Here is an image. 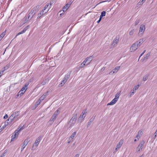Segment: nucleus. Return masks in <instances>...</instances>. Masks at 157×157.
<instances>
[{"label": "nucleus", "instance_id": "obj_55", "mask_svg": "<svg viewBox=\"0 0 157 157\" xmlns=\"http://www.w3.org/2000/svg\"><path fill=\"white\" fill-rule=\"evenodd\" d=\"M139 5H141L142 4L141 3V2H140V1L138 3Z\"/></svg>", "mask_w": 157, "mask_h": 157}, {"label": "nucleus", "instance_id": "obj_48", "mask_svg": "<svg viewBox=\"0 0 157 157\" xmlns=\"http://www.w3.org/2000/svg\"><path fill=\"white\" fill-rule=\"evenodd\" d=\"M39 7H40L39 5H37L36 6V8H34L36 9H36H38L39 8Z\"/></svg>", "mask_w": 157, "mask_h": 157}, {"label": "nucleus", "instance_id": "obj_20", "mask_svg": "<svg viewBox=\"0 0 157 157\" xmlns=\"http://www.w3.org/2000/svg\"><path fill=\"white\" fill-rule=\"evenodd\" d=\"M48 11V10L47 11L44 12V11L43 10H42L40 12V13L38 14L37 18H39L40 17H41L45 13H46Z\"/></svg>", "mask_w": 157, "mask_h": 157}, {"label": "nucleus", "instance_id": "obj_9", "mask_svg": "<svg viewBox=\"0 0 157 157\" xmlns=\"http://www.w3.org/2000/svg\"><path fill=\"white\" fill-rule=\"evenodd\" d=\"M138 48L136 44L135 43L132 44L130 48V50L131 52H134L136 51Z\"/></svg>", "mask_w": 157, "mask_h": 157}, {"label": "nucleus", "instance_id": "obj_60", "mask_svg": "<svg viewBox=\"0 0 157 157\" xmlns=\"http://www.w3.org/2000/svg\"><path fill=\"white\" fill-rule=\"evenodd\" d=\"M139 157H143L142 156H140Z\"/></svg>", "mask_w": 157, "mask_h": 157}, {"label": "nucleus", "instance_id": "obj_57", "mask_svg": "<svg viewBox=\"0 0 157 157\" xmlns=\"http://www.w3.org/2000/svg\"><path fill=\"white\" fill-rule=\"evenodd\" d=\"M145 52H146V50H144V51L142 53H143V54H144V53Z\"/></svg>", "mask_w": 157, "mask_h": 157}, {"label": "nucleus", "instance_id": "obj_45", "mask_svg": "<svg viewBox=\"0 0 157 157\" xmlns=\"http://www.w3.org/2000/svg\"><path fill=\"white\" fill-rule=\"evenodd\" d=\"M46 83L45 81H44L41 82V84L42 85H44Z\"/></svg>", "mask_w": 157, "mask_h": 157}, {"label": "nucleus", "instance_id": "obj_42", "mask_svg": "<svg viewBox=\"0 0 157 157\" xmlns=\"http://www.w3.org/2000/svg\"><path fill=\"white\" fill-rule=\"evenodd\" d=\"M53 123V122L52 121H50L48 122V124L49 125H51Z\"/></svg>", "mask_w": 157, "mask_h": 157}, {"label": "nucleus", "instance_id": "obj_26", "mask_svg": "<svg viewBox=\"0 0 157 157\" xmlns=\"http://www.w3.org/2000/svg\"><path fill=\"white\" fill-rule=\"evenodd\" d=\"M94 120V118H91L89 120L87 125V127H88L91 125Z\"/></svg>", "mask_w": 157, "mask_h": 157}, {"label": "nucleus", "instance_id": "obj_14", "mask_svg": "<svg viewBox=\"0 0 157 157\" xmlns=\"http://www.w3.org/2000/svg\"><path fill=\"white\" fill-rule=\"evenodd\" d=\"M120 68V66L116 67L114 69H113L109 73V74L110 75H112L115 72H117Z\"/></svg>", "mask_w": 157, "mask_h": 157}, {"label": "nucleus", "instance_id": "obj_19", "mask_svg": "<svg viewBox=\"0 0 157 157\" xmlns=\"http://www.w3.org/2000/svg\"><path fill=\"white\" fill-rule=\"evenodd\" d=\"M40 141V138H37L35 141V143L33 144V146L37 147L39 144V142Z\"/></svg>", "mask_w": 157, "mask_h": 157}, {"label": "nucleus", "instance_id": "obj_35", "mask_svg": "<svg viewBox=\"0 0 157 157\" xmlns=\"http://www.w3.org/2000/svg\"><path fill=\"white\" fill-rule=\"evenodd\" d=\"M148 75H146L144 76L143 78V81H146L148 78Z\"/></svg>", "mask_w": 157, "mask_h": 157}, {"label": "nucleus", "instance_id": "obj_62", "mask_svg": "<svg viewBox=\"0 0 157 157\" xmlns=\"http://www.w3.org/2000/svg\"><path fill=\"white\" fill-rule=\"evenodd\" d=\"M1 131H2V130H1L0 129V132H1Z\"/></svg>", "mask_w": 157, "mask_h": 157}, {"label": "nucleus", "instance_id": "obj_47", "mask_svg": "<svg viewBox=\"0 0 157 157\" xmlns=\"http://www.w3.org/2000/svg\"><path fill=\"white\" fill-rule=\"evenodd\" d=\"M79 155L78 154H77L75 155L74 157H79Z\"/></svg>", "mask_w": 157, "mask_h": 157}, {"label": "nucleus", "instance_id": "obj_7", "mask_svg": "<svg viewBox=\"0 0 157 157\" xmlns=\"http://www.w3.org/2000/svg\"><path fill=\"white\" fill-rule=\"evenodd\" d=\"M139 85L135 86L134 87L133 89L129 93L130 97H131L132 95L134 94L136 92V90L139 88Z\"/></svg>", "mask_w": 157, "mask_h": 157}, {"label": "nucleus", "instance_id": "obj_12", "mask_svg": "<svg viewBox=\"0 0 157 157\" xmlns=\"http://www.w3.org/2000/svg\"><path fill=\"white\" fill-rule=\"evenodd\" d=\"M19 134V133H18V132H16L15 131L11 136V141H13L15 138H17L18 137Z\"/></svg>", "mask_w": 157, "mask_h": 157}, {"label": "nucleus", "instance_id": "obj_43", "mask_svg": "<svg viewBox=\"0 0 157 157\" xmlns=\"http://www.w3.org/2000/svg\"><path fill=\"white\" fill-rule=\"evenodd\" d=\"M154 137L155 138L157 137V129H156V130L154 133Z\"/></svg>", "mask_w": 157, "mask_h": 157}, {"label": "nucleus", "instance_id": "obj_52", "mask_svg": "<svg viewBox=\"0 0 157 157\" xmlns=\"http://www.w3.org/2000/svg\"><path fill=\"white\" fill-rule=\"evenodd\" d=\"M103 17L102 16V15H100V17H99V19H100V20H101V19L102 18V17Z\"/></svg>", "mask_w": 157, "mask_h": 157}, {"label": "nucleus", "instance_id": "obj_21", "mask_svg": "<svg viewBox=\"0 0 157 157\" xmlns=\"http://www.w3.org/2000/svg\"><path fill=\"white\" fill-rule=\"evenodd\" d=\"M47 93L44 94L39 98V100L41 102L43 101L47 96Z\"/></svg>", "mask_w": 157, "mask_h": 157}, {"label": "nucleus", "instance_id": "obj_58", "mask_svg": "<svg viewBox=\"0 0 157 157\" xmlns=\"http://www.w3.org/2000/svg\"><path fill=\"white\" fill-rule=\"evenodd\" d=\"M137 141V140L136 139H135V140H134L135 141Z\"/></svg>", "mask_w": 157, "mask_h": 157}, {"label": "nucleus", "instance_id": "obj_39", "mask_svg": "<svg viewBox=\"0 0 157 157\" xmlns=\"http://www.w3.org/2000/svg\"><path fill=\"white\" fill-rule=\"evenodd\" d=\"M25 92V91H21V90L18 93V95H20L23 94Z\"/></svg>", "mask_w": 157, "mask_h": 157}, {"label": "nucleus", "instance_id": "obj_32", "mask_svg": "<svg viewBox=\"0 0 157 157\" xmlns=\"http://www.w3.org/2000/svg\"><path fill=\"white\" fill-rule=\"evenodd\" d=\"M150 52L148 53L145 56L144 58V60H146L148 58V57L150 56Z\"/></svg>", "mask_w": 157, "mask_h": 157}, {"label": "nucleus", "instance_id": "obj_29", "mask_svg": "<svg viewBox=\"0 0 157 157\" xmlns=\"http://www.w3.org/2000/svg\"><path fill=\"white\" fill-rule=\"evenodd\" d=\"M10 63H8V64L4 68H3V70L1 71H2V72L3 73V72L5 70H7L10 67Z\"/></svg>", "mask_w": 157, "mask_h": 157}, {"label": "nucleus", "instance_id": "obj_59", "mask_svg": "<svg viewBox=\"0 0 157 157\" xmlns=\"http://www.w3.org/2000/svg\"><path fill=\"white\" fill-rule=\"evenodd\" d=\"M156 103L157 104V100L156 101Z\"/></svg>", "mask_w": 157, "mask_h": 157}, {"label": "nucleus", "instance_id": "obj_23", "mask_svg": "<svg viewBox=\"0 0 157 157\" xmlns=\"http://www.w3.org/2000/svg\"><path fill=\"white\" fill-rule=\"evenodd\" d=\"M29 85V84L28 83H26L24 86L21 88V91H25V92L27 89V87Z\"/></svg>", "mask_w": 157, "mask_h": 157}, {"label": "nucleus", "instance_id": "obj_64", "mask_svg": "<svg viewBox=\"0 0 157 157\" xmlns=\"http://www.w3.org/2000/svg\"><path fill=\"white\" fill-rule=\"evenodd\" d=\"M144 1H145V0H144Z\"/></svg>", "mask_w": 157, "mask_h": 157}, {"label": "nucleus", "instance_id": "obj_4", "mask_svg": "<svg viewBox=\"0 0 157 157\" xmlns=\"http://www.w3.org/2000/svg\"><path fill=\"white\" fill-rule=\"evenodd\" d=\"M93 59V57L92 56H90L87 57L83 61L86 64V66H87L90 64Z\"/></svg>", "mask_w": 157, "mask_h": 157}, {"label": "nucleus", "instance_id": "obj_30", "mask_svg": "<svg viewBox=\"0 0 157 157\" xmlns=\"http://www.w3.org/2000/svg\"><path fill=\"white\" fill-rule=\"evenodd\" d=\"M27 27H25V28L22 31H21V32L19 33H18L17 35H19L20 34H22L24 33H25L26 32V31L27 30Z\"/></svg>", "mask_w": 157, "mask_h": 157}, {"label": "nucleus", "instance_id": "obj_18", "mask_svg": "<svg viewBox=\"0 0 157 157\" xmlns=\"http://www.w3.org/2000/svg\"><path fill=\"white\" fill-rule=\"evenodd\" d=\"M59 112V110H57L56 112H55L53 115L52 116L51 119H50L51 121H52L53 122L56 119V116L58 114V112Z\"/></svg>", "mask_w": 157, "mask_h": 157}, {"label": "nucleus", "instance_id": "obj_2", "mask_svg": "<svg viewBox=\"0 0 157 157\" xmlns=\"http://www.w3.org/2000/svg\"><path fill=\"white\" fill-rule=\"evenodd\" d=\"M36 12V10L34 8H33L28 14V16L26 17L25 21L24 22V24L26 23L29 20L31 19L33 16Z\"/></svg>", "mask_w": 157, "mask_h": 157}, {"label": "nucleus", "instance_id": "obj_50", "mask_svg": "<svg viewBox=\"0 0 157 157\" xmlns=\"http://www.w3.org/2000/svg\"><path fill=\"white\" fill-rule=\"evenodd\" d=\"M105 67H102V68H101V71H104L105 70Z\"/></svg>", "mask_w": 157, "mask_h": 157}, {"label": "nucleus", "instance_id": "obj_6", "mask_svg": "<svg viewBox=\"0 0 157 157\" xmlns=\"http://www.w3.org/2000/svg\"><path fill=\"white\" fill-rule=\"evenodd\" d=\"M76 119L77 117L76 116H74L72 117L69 123L70 126H72L74 125L75 123Z\"/></svg>", "mask_w": 157, "mask_h": 157}, {"label": "nucleus", "instance_id": "obj_24", "mask_svg": "<svg viewBox=\"0 0 157 157\" xmlns=\"http://www.w3.org/2000/svg\"><path fill=\"white\" fill-rule=\"evenodd\" d=\"M117 101L115 98L113 99L110 103H108L107 105H112L115 104Z\"/></svg>", "mask_w": 157, "mask_h": 157}, {"label": "nucleus", "instance_id": "obj_61", "mask_svg": "<svg viewBox=\"0 0 157 157\" xmlns=\"http://www.w3.org/2000/svg\"><path fill=\"white\" fill-rule=\"evenodd\" d=\"M105 2V1H103V2ZM101 2H101L100 3H101Z\"/></svg>", "mask_w": 157, "mask_h": 157}, {"label": "nucleus", "instance_id": "obj_1", "mask_svg": "<svg viewBox=\"0 0 157 157\" xmlns=\"http://www.w3.org/2000/svg\"><path fill=\"white\" fill-rule=\"evenodd\" d=\"M19 113L18 112H14L9 117L8 120L10 121L11 122H15L20 118V117H19Z\"/></svg>", "mask_w": 157, "mask_h": 157}, {"label": "nucleus", "instance_id": "obj_22", "mask_svg": "<svg viewBox=\"0 0 157 157\" xmlns=\"http://www.w3.org/2000/svg\"><path fill=\"white\" fill-rule=\"evenodd\" d=\"M85 66H86V64L83 61L82 63L81 64H80V65L79 66L78 65L77 66V67L78 68H79V69H80V68H83Z\"/></svg>", "mask_w": 157, "mask_h": 157}, {"label": "nucleus", "instance_id": "obj_17", "mask_svg": "<svg viewBox=\"0 0 157 157\" xmlns=\"http://www.w3.org/2000/svg\"><path fill=\"white\" fill-rule=\"evenodd\" d=\"M144 41V39H141L139 40V41L135 42L137 45V46L139 47L143 43Z\"/></svg>", "mask_w": 157, "mask_h": 157}, {"label": "nucleus", "instance_id": "obj_38", "mask_svg": "<svg viewBox=\"0 0 157 157\" xmlns=\"http://www.w3.org/2000/svg\"><path fill=\"white\" fill-rule=\"evenodd\" d=\"M135 32L134 29H132L131 30L129 33V34L131 36L132 35L134 32Z\"/></svg>", "mask_w": 157, "mask_h": 157}, {"label": "nucleus", "instance_id": "obj_36", "mask_svg": "<svg viewBox=\"0 0 157 157\" xmlns=\"http://www.w3.org/2000/svg\"><path fill=\"white\" fill-rule=\"evenodd\" d=\"M140 20L139 19H137L134 23L135 26L137 25L140 22Z\"/></svg>", "mask_w": 157, "mask_h": 157}, {"label": "nucleus", "instance_id": "obj_63", "mask_svg": "<svg viewBox=\"0 0 157 157\" xmlns=\"http://www.w3.org/2000/svg\"><path fill=\"white\" fill-rule=\"evenodd\" d=\"M62 12V11H59V12Z\"/></svg>", "mask_w": 157, "mask_h": 157}, {"label": "nucleus", "instance_id": "obj_49", "mask_svg": "<svg viewBox=\"0 0 157 157\" xmlns=\"http://www.w3.org/2000/svg\"><path fill=\"white\" fill-rule=\"evenodd\" d=\"M5 153H4L2 154L1 156H0V157H4L5 156Z\"/></svg>", "mask_w": 157, "mask_h": 157}, {"label": "nucleus", "instance_id": "obj_31", "mask_svg": "<svg viewBox=\"0 0 157 157\" xmlns=\"http://www.w3.org/2000/svg\"><path fill=\"white\" fill-rule=\"evenodd\" d=\"M142 133V132L141 131H139L138 132V134L137 135L136 137L137 138V139L138 140L139 138L140 137L141 134Z\"/></svg>", "mask_w": 157, "mask_h": 157}, {"label": "nucleus", "instance_id": "obj_33", "mask_svg": "<svg viewBox=\"0 0 157 157\" xmlns=\"http://www.w3.org/2000/svg\"><path fill=\"white\" fill-rule=\"evenodd\" d=\"M6 32H4L0 35V41L1 40L2 38L4 37V36L5 35Z\"/></svg>", "mask_w": 157, "mask_h": 157}, {"label": "nucleus", "instance_id": "obj_51", "mask_svg": "<svg viewBox=\"0 0 157 157\" xmlns=\"http://www.w3.org/2000/svg\"><path fill=\"white\" fill-rule=\"evenodd\" d=\"M2 74H3L2 72V71H0V77L2 75Z\"/></svg>", "mask_w": 157, "mask_h": 157}, {"label": "nucleus", "instance_id": "obj_25", "mask_svg": "<svg viewBox=\"0 0 157 157\" xmlns=\"http://www.w3.org/2000/svg\"><path fill=\"white\" fill-rule=\"evenodd\" d=\"M70 75L71 72H68L67 74H66L65 75L64 77L63 78L67 81V80L69 79V78L70 77Z\"/></svg>", "mask_w": 157, "mask_h": 157}, {"label": "nucleus", "instance_id": "obj_37", "mask_svg": "<svg viewBox=\"0 0 157 157\" xmlns=\"http://www.w3.org/2000/svg\"><path fill=\"white\" fill-rule=\"evenodd\" d=\"M84 119L79 117L78 119V122L81 123L84 120Z\"/></svg>", "mask_w": 157, "mask_h": 157}, {"label": "nucleus", "instance_id": "obj_53", "mask_svg": "<svg viewBox=\"0 0 157 157\" xmlns=\"http://www.w3.org/2000/svg\"><path fill=\"white\" fill-rule=\"evenodd\" d=\"M144 54L143 53H142L140 55V56L139 57V59Z\"/></svg>", "mask_w": 157, "mask_h": 157}, {"label": "nucleus", "instance_id": "obj_27", "mask_svg": "<svg viewBox=\"0 0 157 157\" xmlns=\"http://www.w3.org/2000/svg\"><path fill=\"white\" fill-rule=\"evenodd\" d=\"M23 126H20L15 131L19 133V132L23 129Z\"/></svg>", "mask_w": 157, "mask_h": 157}, {"label": "nucleus", "instance_id": "obj_28", "mask_svg": "<svg viewBox=\"0 0 157 157\" xmlns=\"http://www.w3.org/2000/svg\"><path fill=\"white\" fill-rule=\"evenodd\" d=\"M67 81L66 80L63 78L61 83L59 84V86L60 87L63 86L64 85Z\"/></svg>", "mask_w": 157, "mask_h": 157}, {"label": "nucleus", "instance_id": "obj_15", "mask_svg": "<svg viewBox=\"0 0 157 157\" xmlns=\"http://www.w3.org/2000/svg\"><path fill=\"white\" fill-rule=\"evenodd\" d=\"M28 140H25L24 141V143H23V144H22V146L21 147V151H23V150L24 148H25V146L28 144Z\"/></svg>", "mask_w": 157, "mask_h": 157}, {"label": "nucleus", "instance_id": "obj_10", "mask_svg": "<svg viewBox=\"0 0 157 157\" xmlns=\"http://www.w3.org/2000/svg\"><path fill=\"white\" fill-rule=\"evenodd\" d=\"M144 143V142H141L139 145L138 147H137L136 150L137 152L141 151L142 148L143 147V145Z\"/></svg>", "mask_w": 157, "mask_h": 157}, {"label": "nucleus", "instance_id": "obj_40", "mask_svg": "<svg viewBox=\"0 0 157 157\" xmlns=\"http://www.w3.org/2000/svg\"><path fill=\"white\" fill-rule=\"evenodd\" d=\"M106 12L105 11H102L101 13V15L103 17L105 15Z\"/></svg>", "mask_w": 157, "mask_h": 157}, {"label": "nucleus", "instance_id": "obj_56", "mask_svg": "<svg viewBox=\"0 0 157 157\" xmlns=\"http://www.w3.org/2000/svg\"><path fill=\"white\" fill-rule=\"evenodd\" d=\"M140 2H141V3H142L143 4V3L144 2V0H142V1H141V0L140 1Z\"/></svg>", "mask_w": 157, "mask_h": 157}, {"label": "nucleus", "instance_id": "obj_44", "mask_svg": "<svg viewBox=\"0 0 157 157\" xmlns=\"http://www.w3.org/2000/svg\"><path fill=\"white\" fill-rule=\"evenodd\" d=\"M40 102H41V101H40L39 100H38V101L36 103V105H39L40 104Z\"/></svg>", "mask_w": 157, "mask_h": 157}, {"label": "nucleus", "instance_id": "obj_11", "mask_svg": "<svg viewBox=\"0 0 157 157\" xmlns=\"http://www.w3.org/2000/svg\"><path fill=\"white\" fill-rule=\"evenodd\" d=\"M76 132H73L71 136L69 138L68 141V143H69L70 142H71L73 141V140L74 139L75 136H76Z\"/></svg>", "mask_w": 157, "mask_h": 157}, {"label": "nucleus", "instance_id": "obj_13", "mask_svg": "<svg viewBox=\"0 0 157 157\" xmlns=\"http://www.w3.org/2000/svg\"><path fill=\"white\" fill-rule=\"evenodd\" d=\"M145 29V25H141L139 30V33L141 34H142L144 31Z\"/></svg>", "mask_w": 157, "mask_h": 157}, {"label": "nucleus", "instance_id": "obj_16", "mask_svg": "<svg viewBox=\"0 0 157 157\" xmlns=\"http://www.w3.org/2000/svg\"><path fill=\"white\" fill-rule=\"evenodd\" d=\"M87 112L88 111L87 109H84L83 111L81 114L80 115L79 117H81L84 119Z\"/></svg>", "mask_w": 157, "mask_h": 157}, {"label": "nucleus", "instance_id": "obj_8", "mask_svg": "<svg viewBox=\"0 0 157 157\" xmlns=\"http://www.w3.org/2000/svg\"><path fill=\"white\" fill-rule=\"evenodd\" d=\"M123 143V140H120L119 143L117 144L115 148L116 151H117L118 150L120 149Z\"/></svg>", "mask_w": 157, "mask_h": 157}, {"label": "nucleus", "instance_id": "obj_46", "mask_svg": "<svg viewBox=\"0 0 157 157\" xmlns=\"http://www.w3.org/2000/svg\"><path fill=\"white\" fill-rule=\"evenodd\" d=\"M8 117V115L7 114H6L4 117V119H7Z\"/></svg>", "mask_w": 157, "mask_h": 157}, {"label": "nucleus", "instance_id": "obj_34", "mask_svg": "<svg viewBox=\"0 0 157 157\" xmlns=\"http://www.w3.org/2000/svg\"><path fill=\"white\" fill-rule=\"evenodd\" d=\"M120 92H120L119 93H117L115 95V98H114L116 99L117 101L118 100L119 97Z\"/></svg>", "mask_w": 157, "mask_h": 157}, {"label": "nucleus", "instance_id": "obj_3", "mask_svg": "<svg viewBox=\"0 0 157 157\" xmlns=\"http://www.w3.org/2000/svg\"><path fill=\"white\" fill-rule=\"evenodd\" d=\"M72 2L70 1L67 4L63 7V11L62 13H61L60 14V16H61L62 14H63L64 13V12L66 11L69 8L72 4Z\"/></svg>", "mask_w": 157, "mask_h": 157}, {"label": "nucleus", "instance_id": "obj_54", "mask_svg": "<svg viewBox=\"0 0 157 157\" xmlns=\"http://www.w3.org/2000/svg\"><path fill=\"white\" fill-rule=\"evenodd\" d=\"M101 21V20H100V19H99V20L97 21V23H98L100 22Z\"/></svg>", "mask_w": 157, "mask_h": 157}, {"label": "nucleus", "instance_id": "obj_5", "mask_svg": "<svg viewBox=\"0 0 157 157\" xmlns=\"http://www.w3.org/2000/svg\"><path fill=\"white\" fill-rule=\"evenodd\" d=\"M119 37L117 36L114 39L111 44V47L116 46L119 42Z\"/></svg>", "mask_w": 157, "mask_h": 157}, {"label": "nucleus", "instance_id": "obj_41", "mask_svg": "<svg viewBox=\"0 0 157 157\" xmlns=\"http://www.w3.org/2000/svg\"><path fill=\"white\" fill-rule=\"evenodd\" d=\"M48 6H49L48 4H47V5H46L44 7V9H43L42 10L44 11L46 10V9L48 8Z\"/></svg>", "mask_w": 157, "mask_h": 157}]
</instances>
